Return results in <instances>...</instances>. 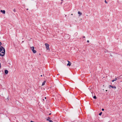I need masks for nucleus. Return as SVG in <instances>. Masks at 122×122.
<instances>
[{
    "label": "nucleus",
    "mask_w": 122,
    "mask_h": 122,
    "mask_svg": "<svg viewBox=\"0 0 122 122\" xmlns=\"http://www.w3.org/2000/svg\"><path fill=\"white\" fill-rule=\"evenodd\" d=\"M109 86L110 87L109 88H111L110 87H112V88H115V89H116V87L115 86H111V85H110Z\"/></svg>",
    "instance_id": "obj_4"
},
{
    "label": "nucleus",
    "mask_w": 122,
    "mask_h": 122,
    "mask_svg": "<svg viewBox=\"0 0 122 122\" xmlns=\"http://www.w3.org/2000/svg\"><path fill=\"white\" fill-rule=\"evenodd\" d=\"M117 80V78H115V79L114 80H112V82H114L115 81H116V80Z\"/></svg>",
    "instance_id": "obj_11"
},
{
    "label": "nucleus",
    "mask_w": 122,
    "mask_h": 122,
    "mask_svg": "<svg viewBox=\"0 0 122 122\" xmlns=\"http://www.w3.org/2000/svg\"><path fill=\"white\" fill-rule=\"evenodd\" d=\"M1 43L0 42V46H1Z\"/></svg>",
    "instance_id": "obj_19"
},
{
    "label": "nucleus",
    "mask_w": 122,
    "mask_h": 122,
    "mask_svg": "<svg viewBox=\"0 0 122 122\" xmlns=\"http://www.w3.org/2000/svg\"><path fill=\"white\" fill-rule=\"evenodd\" d=\"M46 97H45V99H46Z\"/></svg>",
    "instance_id": "obj_26"
},
{
    "label": "nucleus",
    "mask_w": 122,
    "mask_h": 122,
    "mask_svg": "<svg viewBox=\"0 0 122 122\" xmlns=\"http://www.w3.org/2000/svg\"><path fill=\"white\" fill-rule=\"evenodd\" d=\"M30 122H33V121H30Z\"/></svg>",
    "instance_id": "obj_22"
},
{
    "label": "nucleus",
    "mask_w": 122,
    "mask_h": 122,
    "mask_svg": "<svg viewBox=\"0 0 122 122\" xmlns=\"http://www.w3.org/2000/svg\"><path fill=\"white\" fill-rule=\"evenodd\" d=\"M30 48L31 50L34 53H35L36 52V48H35L33 46L31 47Z\"/></svg>",
    "instance_id": "obj_2"
},
{
    "label": "nucleus",
    "mask_w": 122,
    "mask_h": 122,
    "mask_svg": "<svg viewBox=\"0 0 122 122\" xmlns=\"http://www.w3.org/2000/svg\"><path fill=\"white\" fill-rule=\"evenodd\" d=\"M78 14L79 15V16H80V15H81L82 14V13H81L80 12V11H78Z\"/></svg>",
    "instance_id": "obj_6"
},
{
    "label": "nucleus",
    "mask_w": 122,
    "mask_h": 122,
    "mask_svg": "<svg viewBox=\"0 0 122 122\" xmlns=\"http://www.w3.org/2000/svg\"><path fill=\"white\" fill-rule=\"evenodd\" d=\"M0 12H1L3 14H5V11L4 10H0Z\"/></svg>",
    "instance_id": "obj_5"
},
{
    "label": "nucleus",
    "mask_w": 122,
    "mask_h": 122,
    "mask_svg": "<svg viewBox=\"0 0 122 122\" xmlns=\"http://www.w3.org/2000/svg\"><path fill=\"white\" fill-rule=\"evenodd\" d=\"M66 16V15H65V16Z\"/></svg>",
    "instance_id": "obj_24"
},
{
    "label": "nucleus",
    "mask_w": 122,
    "mask_h": 122,
    "mask_svg": "<svg viewBox=\"0 0 122 122\" xmlns=\"http://www.w3.org/2000/svg\"><path fill=\"white\" fill-rule=\"evenodd\" d=\"M46 82V81H44L43 83H42V86H43L45 84V83Z\"/></svg>",
    "instance_id": "obj_9"
},
{
    "label": "nucleus",
    "mask_w": 122,
    "mask_h": 122,
    "mask_svg": "<svg viewBox=\"0 0 122 122\" xmlns=\"http://www.w3.org/2000/svg\"><path fill=\"white\" fill-rule=\"evenodd\" d=\"M13 11L15 12H16V10L15 9H14L13 10Z\"/></svg>",
    "instance_id": "obj_13"
},
{
    "label": "nucleus",
    "mask_w": 122,
    "mask_h": 122,
    "mask_svg": "<svg viewBox=\"0 0 122 122\" xmlns=\"http://www.w3.org/2000/svg\"><path fill=\"white\" fill-rule=\"evenodd\" d=\"M63 0H62L61 1H63Z\"/></svg>",
    "instance_id": "obj_31"
},
{
    "label": "nucleus",
    "mask_w": 122,
    "mask_h": 122,
    "mask_svg": "<svg viewBox=\"0 0 122 122\" xmlns=\"http://www.w3.org/2000/svg\"><path fill=\"white\" fill-rule=\"evenodd\" d=\"M27 10H28V9H27Z\"/></svg>",
    "instance_id": "obj_30"
},
{
    "label": "nucleus",
    "mask_w": 122,
    "mask_h": 122,
    "mask_svg": "<svg viewBox=\"0 0 122 122\" xmlns=\"http://www.w3.org/2000/svg\"><path fill=\"white\" fill-rule=\"evenodd\" d=\"M45 46H49V45L47 43L45 44Z\"/></svg>",
    "instance_id": "obj_12"
},
{
    "label": "nucleus",
    "mask_w": 122,
    "mask_h": 122,
    "mask_svg": "<svg viewBox=\"0 0 122 122\" xmlns=\"http://www.w3.org/2000/svg\"><path fill=\"white\" fill-rule=\"evenodd\" d=\"M51 119V118L49 117H48L46 119L47 121H49L50 120V119Z\"/></svg>",
    "instance_id": "obj_10"
},
{
    "label": "nucleus",
    "mask_w": 122,
    "mask_h": 122,
    "mask_svg": "<svg viewBox=\"0 0 122 122\" xmlns=\"http://www.w3.org/2000/svg\"><path fill=\"white\" fill-rule=\"evenodd\" d=\"M102 112H100V113L99 114V115H102Z\"/></svg>",
    "instance_id": "obj_14"
},
{
    "label": "nucleus",
    "mask_w": 122,
    "mask_h": 122,
    "mask_svg": "<svg viewBox=\"0 0 122 122\" xmlns=\"http://www.w3.org/2000/svg\"><path fill=\"white\" fill-rule=\"evenodd\" d=\"M46 48L47 50H48V51L50 50V49L49 48V46H46Z\"/></svg>",
    "instance_id": "obj_8"
},
{
    "label": "nucleus",
    "mask_w": 122,
    "mask_h": 122,
    "mask_svg": "<svg viewBox=\"0 0 122 122\" xmlns=\"http://www.w3.org/2000/svg\"><path fill=\"white\" fill-rule=\"evenodd\" d=\"M68 63L67 64V66H70L71 64V63L69 61H68Z\"/></svg>",
    "instance_id": "obj_3"
},
{
    "label": "nucleus",
    "mask_w": 122,
    "mask_h": 122,
    "mask_svg": "<svg viewBox=\"0 0 122 122\" xmlns=\"http://www.w3.org/2000/svg\"><path fill=\"white\" fill-rule=\"evenodd\" d=\"M71 15H73V14H71Z\"/></svg>",
    "instance_id": "obj_27"
},
{
    "label": "nucleus",
    "mask_w": 122,
    "mask_h": 122,
    "mask_svg": "<svg viewBox=\"0 0 122 122\" xmlns=\"http://www.w3.org/2000/svg\"><path fill=\"white\" fill-rule=\"evenodd\" d=\"M102 111H104V109H103V108H102Z\"/></svg>",
    "instance_id": "obj_18"
},
{
    "label": "nucleus",
    "mask_w": 122,
    "mask_h": 122,
    "mask_svg": "<svg viewBox=\"0 0 122 122\" xmlns=\"http://www.w3.org/2000/svg\"><path fill=\"white\" fill-rule=\"evenodd\" d=\"M62 3V2H61V4Z\"/></svg>",
    "instance_id": "obj_29"
},
{
    "label": "nucleus",
    "mask_w": 122,
    "mask_h": 122,
    "mask_svg": "<svg viewBox=\"0 0 122 122\" xmlns=\"http://www.w3.org/2000/svg\"><path fill=\"white\" fill-rule=\"evenodd\" d=\"M42 76V75H41V76Z\"/></svg>",
    "instance_id": "obj_25"
},
{
    "label": "nucleus",
    "mask_w": 122,
    "mask_h": 122,
    "mask_svg": "<svg viewBox=\"0 0 122 122\" xmlns=\"http://www.w3.org/2000/svg\"><path fill=\"white\" fill-rule=\"evenodd\" d=\"M51 113H50L49 114V115H51Z\"/></svg>",
    "instance_id": "obj_23"
},
{
    "label": "nucleus",
    "mask_w": 122,
    "mask_h": 122,
    "mask_svg": "<svg viewBox=\"0 0 122 122\" xmlns=\"http://www.w3.org/2000/svg\"><path fill=\"white\" fill-rule=\"evenodd\" d=\"M5 53V50L4 48L2 46H0V56H3Z\"/></svg>",
    "instance_id": "obj_1"
},
{
    "label": "nucleus",
    "mask_w": 122,
    "mask_h": 122,
    "mask_svg": "<svg viewBox=\"0 0 122 122\" xmlns=\"http://www.w3.org/2000/svg\"><path fill=\"white\" fill-rule=\"evenodd\" d=\"M87 42H89V41H88V40L87 41Z\"/></svg>",
    "instance_id": "obj_21"
},
{
    "label": "nucleus",
    "mask_w": 122,
    "mask_h": 122,
    "mask_svg": "<svg viewBox=\"0 0 122 122\" xmlns=\"http://www.w3.org/2000/svg\"><path fill=\"white\" fill-rule=\"evenodd\" d=\"M49 121V122H53V121H52L51 120H50Z\"/></svg>",
    "instance_id": "obj_15"
},
{
    "label": "nucleus",
    "mask_w": 122,
    "mask_h": 122,
    "mask_svg": "<svg viewBox=\"0 0 122 122\" xmlns=\"http://www.w3.org/2000/svg\"><path fill=\"white\" fill-rule=\"evenodd\" d=\"M93 98L95 99H96V97L95 96H94L93 97Z\"/></svg>",
    "instance_id": "obj_16"
},
{
    "label": "nucleus",
    "mask_w": 122,
    "mask_h": 122,
    "mask_svg": "<svg viewBox=\"0 0 122 122\" xmlns=\"http://www.w3.org/2000/svg\"><path fill=\"white\" fill-rule=\"evenodd\" d=\"M8 71L7 70H5V73L6 74H7L8 73Z\"/></svg>",
    "instance_id": "obj_7"
},
{
    "label": "nucleus",
    "mask_w": 122,
    "mask_h": 122,
    "mask_svg": "<svg viewBox=\"0 0 122 122\" xmlns=\"http://www.w3.org/2000/svg\"><path fill=\"white\" fill-rule=\"evenodd\" d=\"M107 91V90H106V91Z\"/></svg>",
    "instance_id": "obj_28"
},
{
    "label": "nucleus",
    "mask_w": 122,
    "mask_h": 122,
    "mask_svg": "<svg viewBox=\"0 0 122 122\" xmlns=\"http://www.w3.org/2000/svg\"><path fill=\"white\" fill-rule=\"evenodd\" d=\"M105 2L106 4H107V2L106 1V0L105 1Z\"/></svg>",
    "instance_id": "obj_17"
},
{
    "label": "nucleus",
    "mask_w": 122,
    "mask_h": 122,
    "mask_svg": "<svg viewBox=\"0 0 122 122\" xmlns=\"http://www.w3.org/2000/svg\"><path fill=\"white\" fill-rule=\"evenodd\" d=\"M85 36H83V38H85Z\"/></svg>",
    "instance_id": "obj_20"
}]
</instances>
